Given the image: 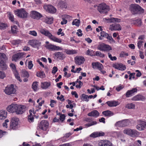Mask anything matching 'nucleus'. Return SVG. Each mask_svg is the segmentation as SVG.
Instances as JSON below:
<instances>
[{"label": "nucleus", "instance_id": "12", "mask_svg": "<svg viewBox=\"0 0 146 146\" xmlns=\"http://www.w3.org/2000/svg\"><path fill=\"white\" fill-rule=\"evenodd\" d=\"M17 104H12L7 107V110L8 111L11 113H15L17 109Z\"/></svg>", "mask_w": 146, "mask_h": 146}, {"label": "nucleus", "instance_id": "51", "mask_svg": "<svg viewBox=\"0 0 146 146\" xmlns=\"http://www.w3.org/2000/svg\"><path fill=\"white\" fill-rule=\"evenodd\" d=\"M7 27V25L3 23H0V29H5Z\"/></svg>", "mask_w": 146, "mask_h": 146}, {"label": "nucleus", "instance_id": "57", "mask_svg": "<svg viewBox=\"0 0 146 146\" xmlns=\"http://www.w3.org/2000/svg\"><path fill=\"white\" fill-rule=\"evenodd\" d=\"M29 34L35 36L37 35L36 32L35 31H29Z\"/></svg>", "mask_w": 146, "mask_h": 146}, {"label": "nucleus", "instance_id": "22", "mask_svg": "<svg viewBox=\"0 0 146 146\" xmlns=\"http://www.w3.org/2000/svg\"><path fill=\"white\" fill-rule=\"evenodd\" d=\"M40 32L42 34L48 37L49 38L52 35L48 31L45 29H41L40 30Z\"/></svg>", "mask_w": 146, "mask_h": 146}, {"label": "nucleus", "instance_id": "43", "mask_svg": "<svg viewBox=\"0 0 146 146\" xmlns=\"http://www.w3.org/2000/svg\"><path fill=\"white\" fill-rule=\"evenodd\" d=\"M45 22L48 24H51L53 23V18L52 17H46Z\"/></svg>", "mask_w": 146, "mask_h": 146}, {"label": "nucleus", "instance_id": "4", "mask_svg": "<svg viewBox=\"0 0 146 146\" xmlns=\"http://www.w3.org/2000/svg\"><path fill=\"white\" fill-rule=\"evenodd\" d=\"M15 14L19 17L25 18L27 17L28 13L23 9L15 11Z\"/></svg>", "mask_w": 146, "mask_h": 146}, {"label": "nucleus", "instance_id": "6", "mask_svg": "<svg viewBox=\"0 0 146 146\" xmlns=\"http://www.w3.org/2000/svg\"><path fill=\"white\" fill-rule=\"evenodd\" d=\"M16 113L17 114H21L26 111L27 107L26 106L23 105L17 104Z\"/></svg>", "mask_w": 146, "mask_h": 146}, {"label": "nucleus", "instance_id": "38", "mask_svg": "<svg viewBox=\"0 0 146 146\" xmlns=\"http://www.w3.org/2000/svg\"><path fill=\"white\" fill-rule=\"evenodd\" d=\"M80 23V20L77 19H75L72 22V25H75L77 27H79Z\"/></svg>", "mask_w": 146, "mask_h": 146}, {"label": "nucleus", "instance_id": "10", "mask_svg": "<svg viewBox=\"0 0 146 146\" xmlns=\"http://www.w3.org/2000/svg\"><path fill=\"white\" fill-rule=\"evenodd\" d=\"M30 16L32 18L37 20L40 19L42 17L41 14L35 11H31Z\"/></svg>", "mask_w": 146, "mask_h": 146}, {"label": "nucleus", "instance_id": "47", "mask_svg": "<svg viewBox=\"0 0 146 146\" xmlns=\"http://www.w3.org/2000/svg\"><path fill=\"white\" fill-rule=\"evenodd\" d=\"M38 82H34L32 85V88L35 91L38 88Z\"/></svg>", "mask_w": 146, "mask_h": 146}, {"label": "nucleus", "instance_id": "7", "mask_svg": "<svg viewBox=\"0 0 146 146\" xmlns=\"http://www.w3.org/2000/svg\"><path fill=\"white\" fill-rule=\"evenodd\" d=\"M98 49L100 50L107 52H108L112 49L110 46L104 44H102L99 45Z\"/></svg>", "mask_w": 146, "mask_h": 146}, {"label": "nucleus", "instance_id": "55", "mask_svg": "<svg viewBox=\"0 0 146 146\" xmlns=\"http://www.w3.org/2000/svg\"><path fill=\"white\" fill-rule=\"evenodd\" d=\"M17 27L15 26L13 27H11V31L12 33H16L17 32Z\"/></svg>", "mask_w": 146, "mask_h": 146}, {"label": "nucleus", "instance_id": "24", "mask_svg": "<svg viewBox=\"0 0 146 146\" xmlns=\"http://www.w3.org/2000/svg\"><path fill=\"white\" fill-rule=\"evenodd\" d=\"M104 133L103 132H96L92 133L90 136L92 137H96L104 136Z\"/></svg>", "mask_w": 146, "mask_h": 146}, {"label": "nucleus", "instance_id": "27", "mask_svg": "<svg viewBox=\"0 0 146 146\" xmlns=\"http://www.w3.org/2000/svg\"><path fill=\"white\" fill-rule=\"evenodd\" d=\"M99 112L96 110H94L88 114V115L90 116L97 117L99 115Z\"/></svg>", "mask_w": 146, "mask_h": 146}, {"label": "nucleus", "instance_id": "61", "mask_svg": "<svg viewBox=\"0 0 146 146\" xmlns=\"http://www.w3.org/2000/svg\"><path fill=\"white\" fill-rule=\"evenodd\" d=\"M33 66V64L32 63V61H29L28 64V68L30 69H31Z\"/></svg>", "mask_w": 146, "mask_h": 146}, {"label": "nucleus", "instance_id": "64", "mask_svg": "<svg viewBox=\"0 0 146 146\" xmlns=\"http://www.w3.org/2000/svg\"><path fill=\"white\" fill-rule=\"evenodd\" d=\"M58 71V68L54 66L52 68V74H55Z\"/></svg>", "mask_w": 146, "mask_h": 146}, {"label": "nucleus", "instance_id": "60", "mask_svg": "<svg viewBox=\"0 0 146 146\" xmlns=\"http://www.w3.org/2000/svg\"><path fill=\"white\" fill-rule=\"evenodd\" d=\"M143 42V40H139L137 43V46L139 49H140L142 46V43Z\"/></svg>", "mask_w": 146, "mask_h": 146}, {"label": "nucleus", "instance_id": "40", "mask_svg": "<svg viewBox=\"0 0 146 146\" xmlns=\"http://www.w3.org/2000/svg\"><path fill=\"white\" fill-rule=\"evenodd\" d=\"M5 62H0V67L3 70H6L7 69V66L5 64Z\"/></svg>", "mask_w": 146, "mask_h": 146}, {"label": "nucleus", "instance_id": "50", "mask_svg": "<svg viewBox=\"0 0 146 146\" xmlns=\"http://www.w3.org/2000/svg\"><path fill=\"white\" fill-rule=\"evenodd\" d=\"M124 86L123 85H119L117 86L115 90L118 92L120 90L122 89Z\"/></svg>", "mask_w": 146, "mask_h": 146}, {"label": "nucleus", "instance_id": "52", "mask_svg": "<svg viewBox=\"0 0 146 146\" xmlns=\"http://www.w3.org/2000/svg\"><path fill=\"white\" fill-rule=\"evenodd\" d=\"M108 54L109 58L111 60H117V58L115 56H112L111 55L110 53H108Z\"/></svg>", "mask_w": 146, "mask_h": 146}, {"label": "nucleus", "instance_id": "11", "mask_svg": "<svg viewBox=\"0 0 146 146\" xmlns=\"http://www.w3.org/2000/svg\"><path fill=\"white\" fill-rule=\"evenodd\" d=\"M109 29L111 31H120L121 30V27L119 24L113 23L110 25Z\"/></svg>", "mask_w": 146, "mask_h": 146}, {"label": "nucleus", "instance_id": "45", "mask_svg": "<svg viewBox=\"0 0 146 146\" xmlns=\"http://www.w3.org/2000/svg\"><path fill=\"white\" fill-rule=\"evenodd\" d=\"M14 72L16 78L19 81L21 82L22 80L20 79V77L17 71V70H15V71H14Z\"/></svg>", "mask_w": 146, "mask_h": 146}, {"label": "nucleus", "instance_id": "31", "mask_svg": "<svg viewBox=\"0 0 146 146\" xmlns=\"http://www.w3.org/2000/svg\"><path fill=\"white\" fill-rule=\"evenodd\" d=\"M7 59V58L5 54L0 53V62H6Z\"/></svg>", "mask_w": 146, "mask_h": 146}, {"label": "nucleus", "instance_id": "5", "mask_svg": "<svg viewBox=\"0 0 146 146\" xmlns=\"http://www.w3.org/2000/svg\"><path fill=\"white\" fill-rule=\"evenodd\" d=\"M4 91L6 94L10 95L15 93L16 92V90L14 87L13 85L11 84L10 85H8L6 87Z\"/></svg>", "mask_w": 146, "mask_h": 146}, {"label": "nucleus", "instance_id": "63", "mask_svg": "<svg viewBox=\"0 0 146 146\" xmlns=\"http://www.w3.org/2000/svg\"><path fill=\"white\" fill-rule=\"evenodd\" d=\"M64 3L63 1H60L58 4V6L61 8H63Z\"/></svg>", "mask_w": 146, "mask_h": 146}, {"label": "nucleus", "instance_id": "53", "mask_svg": "<svg viewBox=\"0 0 146 146\" xmlns=\"http://www.w3.org/2000/svg\"><path fill=\"white\" fill-rule=\"evenodd\" d=\"M82 69L81 68H77L75 70H71V71L72 72H73L74 73H79L80 71L82 70Z\"/></svg>", "mask_w": 146, "mask_h": 146}, {"label": "nucleus", "instance_id": "16", "mask_svg": "<svg viewBox=\"0 0 146 146\" xmlns=\"http://www.w3.org/2000/svg\"><path fill=\"white\" fill-rule=\"evenodd\" d=\"M44 8L47 11L52 13H54L56 11V9L51 5H45Z\"/></svg>", "mask_w": 146, "mask_h": 146}, {"label": "nucleus", "instance_id": "41", "mask_svg": "<svg viewBox=\"0 0 146 146\" xmlns=\"http://www.w3.org/2000/svg\"><path fill=\"white\" fill-rule=\"evenodd\" d=\"M125 108L129 109H134L135 108V105L132 103L128 104L126 105Z\"/></svg>", "mask_w": 146, "mask_h": 146}, {"label": "nucleus", "instance_id": "54", "mask_svg": "<svg viewBox=\"0 0 146 146\" xmlns=\"http://www.w3.org/2000/svg\"><path fill=\"white\" fill-rule=\"evenodd\" d=\"M97 123V122L95 121H94L91 122L90 123H89L88 124H86V126L88 127H89L90 126L93 125H96Z\"/></svg>", "mask_w": 146, "mask_h": 146}, {"label": "nucleus", "instance_id": "42", "mask_svg": "<svg viewBox=\"0 0 146 146\" xmlns=\"http://www.w3.org/2000/svg\"><path fill=\"white\" fill-rule=\"evenodd\" d=\"M81 99L83 101L88 102L89 101L88 96L84 94H82L81 95Z\"/></svg>", "mask_w": 146, "mask_h": 146}, {"label": "nucleus", "instance_id": "3", "mask_svg": "<svg viewBox=\"0 0 146 146\" xmlns=\"http://www.w3.org/2000/svg\"><path fill=\"white\" fill-rule=\"evenodd\" d=\"M123 133H124L132 137H137L139 135L138 132L136 130L130 129H124L123 131Z\"/></svg>", "mask_w": 146, "mask_h": 146}, {"label": "nucleus", "instance_id": "44", "mask_svg": "<svg viewBox=\"0 0 146 146\" xmlns=\"http://www.w3.org/2000/svg\"><path fill=\"white\" fill-rule=\"evenodd\" d=\"M86 54L91 56H95V52L93 50L88 49L86 51Z\"/></svg>", "mask_w": 146, "mask_h": 146}, {"label": "nucleus", "instance_id": "32", "mask_svg": "<svg viewBox=\"0 0 146 146\" xmlns=\"http://www.w3.org/2000/svg\"><path fill=\"white\" fill-rule=\"evenodd\" d=\"M50 86V84L49 82H42L41 84V88L43 89H46Z\"/></svg>", "mask_w": 146, "mask_h": 146}, {"label": "nucleus", "instance_id": "33", "mask_svg": "<svg viewBox=\"0 0 146 146\" xmlns=\"http://www.w3.org/2000/svg\"><path fill=\"white\" fill-rule=\"evenodd\" d=\"M65 52L68 54H76L78 52L77 50H66Z\"/></svg>", "mask_w": 146, "mask_h": 146}, {"label": "nucleus", "instance_id": "30", "mask_svg": "<svg viewBox=\"0 0 146 146\" xmlns=\"http://www.w3.org/2000/svg\"><path fill=\"white\" fill-rule=\"evenodd\" d=\"M7 117V112L4 110L0 111V119H4Z\"/></svg>", "mask_w": 146, "mask_h": 146}, {"label": "nucleus", "instance_id": "62", "mask_svg": "<svg viewBox=\"0 0 146 146\" xmlns=\"http://www.w3.org/2000/svg\"><path fill=\"white\" fill-rule=\"evenodd\" d=\"M82 30L80 29H79L77 30V32H76V34L79 36H81L82 35Z\"/></svg>", "mask_w": 146, "mask_h": 146}, {"label": "nucleus", "instance_id": "19", "mask_svg": "<svg viewBox=\"0 0 146 146\" xmlns=\"http://www.w3.org/2000/svg\"><path fill=\"white\" fill-rule=\"evenodd\" d=\"M136 127V128L139 130L141 131L143 130L145 128H146V121H140Z\"/></svg>", "mask_w": 146, "mask_h": 146}, {"label": "nucleus", "instance_id": "34", "mask_svg": "<svg viewBox=\"0 0 146 146\" xmlns=\"http://www.w3.org/2000/svg\"><path fill=\"white\" fill-rule=\"evenodd\" d=\"M68 102V105H67L66 106V107L67 108H70L71 109L72 108L76 106V104L74 103H72L69 100H67Z\"/></svg>", "mask_w": 146, "mask_h": 146}, {"label": "nucleus", "instance_id": "59", "mask_svg": "<svg viewBox=\"0 0 146 146\" xmlns=\"http://www.w3.org/2000/svg\"><path fill=\"white\" fill-rule=\"evenodd\" d=\"M28 121L30 123H31L34 121V118L33 116L29 115L28 116Z\"/></svg>", "mask_w": 146, "mask_h": 146}, {"label": "nucleus", "instance_id": "18", "mask_svg": "<svg viewBox=\"0 0 146 146\" xmlns=\"http://www.w3.org/2000/svg\"><path fill=\"white\" fill-rule=\"evenodd\" d=\"M28 43L30 45L33 47L39 46L41 44V42L39 40L36 39L29 40Z\"/></svg>", "mask_w": 146, "mask_h": 146}, {"label": "nucleus", "instance_id": "36", "mask_svg": "<svg viewBox=\"0 0 146 146\" xmlns=\"http://www.w3.org/2000/svg\"><path fill=\"white\" fill-rule=\"evenodd\" d=\"M72 19V17L68 15H64V24L67 23V21H70Z\"/></svg>", "mask_w": 146, "mask_h": 146}, {"label": "nucleus", "instance_id": "9", "mask_svg": "<svg viewBox=\"0 0 146 146\" xmlns=\"http://www.w3.org/2000/svg\"><path fill=\"white\" fill-rule=\"evenodd\" d=\"M48 124V123L46 120H42L41 121L38 126V129L40 128L43 130L45 131L47 128Z\"/></svg>", "mask_w": 146, "mask_h": 146}, {"label": "nucleus", "instance_id": "56", "mask_svg": "<svg viewBox=\"0 0 146 146\" xmlns=\"http://www.w3.org/2000/svg\"><path fill=\"white\" fill-rule=\"evenodd\" d=\"M129 55L128 53H126L124 52H121L120 54V56L121 57H124L125 56H128Z\"/></svg>", "mask_w": 146, "mask_h": 146}, {"label": "nucleus", "instance_id": "48", "mask_svg": "<svg viewBox=\"0 0 146 146\" xmlns=\"http://www.w3.org/2000/svg\"><path fill=\"white\" fill-rule=\"evenodd\" d=\"M37 77L41 78H43L45 77V75L44 72H41L39 73H37L36 74Z\"/></svg>", "mask_w": 146, "mask_h": 146}, {"label": "nucleus", "instance_id": "20", "mask_svg": "<svg viewBox=\"0 0 146 146\" xmlns=\"http://www.w3.org/2000/svg\"><path fill=\"white\" fill-rule=\"evenodd\" d=\"M145 99V98L144 96L139 94L132 97L131 100H132L134 101H144Z\"/></svg>", "mask_w": 146, "mask_h": 146}, {"label": "nucleus", "instance_id": "37", "mask_svg": "<svg viewBox=\"0 0 146 146\" xmlns=\"http://www.w3.org/2000/svg\"><path fill=\"white\" fill-rule=\"evenodd\" d=\"M50 39L54 42H56L58 43H60L62 42V40L61 39L55 37V36H53L52 35L51 36Z\"/></svg>", "mask_w": 146, "mask_h": 146}, {"label": "nucleus", "instance_id": "28", "mask_svg": "<svg viewBox=\"0 0 146 146\" xmlns=\"http://www.w3.org/2000/svg\"><path fill=\"white\" fill-rule=\"evenodd\" d=\"M106 103L110 107H115L119 104L118 102L113 101H108Z\"/></svg>", "mask_w": 146, "mask_h": 146}, {"label": "nucleus", "instance_id": "23", "mask_svg": "<svg viewBox=\"0 0 146 146\" xmlns=\"http://www.w3.org/2000/svg\"><path fill=\"white\" fill-rule=\"evenodd\" d=\"M92 65L93 68H94L96 67L99 70H101L104 68L103 66L99 62H93Z\"/></svg>", "mask_w": 146, "mask_h": 146}, {"label": "nucleus", "instance_id": "26", "mask_svg": "<svg viewBox=\"0 0 146 146\" xmlns=\"http://www.w3.org/2000/svg\"><path fill=\"white\" fill-rule=\"evenodd\" d=\"M127 121L125 120H123L121 121H118L116 123L115 125L116 126L123 127L127 126Z\"/></svg>", "mask_w": 146, "mask_h": 146}, {"label": "nucleus", "instance_id": "2", "mask_svg": "<svg viewBox=\"0 0 146 146\" xmlns=\"http://www.w3.org/2000/svg\"><path fill=\"white\" fill-rule=\"evenodd\" d=\"M97 10L101 13H106L110 10L109 7L106 4L102 3L98 6Z\"/></svg>", "mask_w": 146, "mask_h": 146}, {"label": "nucleus", "instance_id": "21", "mask_svg": "<svg viewBox=\"0 0 146 146\" xmlns=\"http://www.w3.org/2000/svg\"><path fill=\"white\" fill-rule=\"evenodd\" d=\"M113 66L115 69L121 70H124L126 68L125 66L121 64H115Z\"/></svg>", "mask_w": 146, "mask_h": 146}, {"label": "nucleus", "instance_id": "35", "mask_svg": "<svg viewBox=\"0 0 146 146\" xmlns=\"http://www.w3.org/2000/svg\"><path fill=\"white\" fill-rule=\"evenodd\" d=\"M102 113L103 115L106 116H110L114 115L113 113L109 110L104 111Z\"/></svg>", "mask_w": 146, "mask_h": 146}, {"label": "nucleus", "instance_id": "39", "mask_svg": "<svg viewBox=\"0 0 146 146\" xmlns=\"http://www.w3.org/2000/svg\"><path fill=\"white\" fill-rule=\"evenodd\" d=\"M76 83V87L77 88H80L83 85L82 83L80 81L78 80V79H77Z\"/></svg>", "mask_w": 146, "mask_h": 146}, {"label": "nucleus", "instance_id": "49", "mask_svg": "<svg viewBox=\"0 0 146 146\" xmlns=\"http://www.w3.org/2000/svg\"><path fill=\"white\" fill-rule=\"evenodd\" d=\"M22 76L24 77H28L29 74L28 72L25 70H23L22 72Z\"/></svg>", "mask_w": 146, "mask_h": 146}, {"label": "nucleus", "instance_id": "15", "mask_svg": "<svg viewBox=\"0 0 146 146\" xmlns=\"http://www.w3.org/2000/svg\"><path fill=\"white\" fill-rule=\"evenodd\" d=\"M75 63L79 65H80L84 63L85 60L84 58L82 56H76L74 58Z\"/></svg>", "mask_w": 146, "mask_h": 146}, {"label": "nucleus", "instance_id": "46", "mask_svg": "<svg viewBox=\"0 0 146 146\" xmlns=\"http://www.w3.org/2000/svg\"><path fill=\"white\" fill-rule=\"evenodd\" d=\"M108 34L106 33L104 31H102L101 32V36H99V39L100 40L102 39L103 38L102 37L106 38L107 37Z\"/></svg>", "mask_w": 146, "mask_h": 146}, {"label": "nucleus", "instance_id": "58", "mask_svg": "<svg viewBox=\"0 0 146 146\" xmlns=\"http://www.w3.org/2000/svg\"><path fill=\"white\" fill-rule=\"evenodd\" d=\"M6 77V75L5 73L2 71L0 70V78L1 79H3Z\"/></svg>", "mask_w": 146, "mask_h": 146}, {"label": "nucleus", "instance_id": "29", "mask_svg": "<svg viewBox=\"0 0 146 146\" xmlns=\"http://www.w3.org/2000/svg\"><path fill=\"white\" fill-rule=\"evenodd\" d=\"M23 54V53H19L15 54L12 57V60L16 61V60L21 58Z\"/></svg>", "mask_w": 146, "mask_h": 146}, {"label": "nucleus", "instance_id": "1", "mask_svg": "<svg viewBox=\"0 0 146 146\" xmlns=\"http://www.w3.org/2000/svg\"><path fill=\"white\" fill-rule=\"evenodd\" d=\"M130 10L133 14L137 13L142 14L144 12V10L139 5L131 4L129 7Z\"/></svg>", "mask_w": 146, "mask_h": 146}, {"label": "nucleus", "instance_id": "13", "mask_svg": "<svg viewBox=\"0 0 146 146\" xmlns=\"http://www.w3.org/2000/svg\"><path fill=\"white\" fill-rule=\"evenodd\" d=\"M45 47L47 49L52 51L62 49L61 48L50 44H46Z\"/></svg>", "mask_w": 146, "mask_h": 146}, {"label": "nucleus", "instance_id": "14", "mask_svg": "<svg viewBox=\"0 0 146 146\" xmlns=\"http://www.w3.org/2000/svg\"><path fill=\"white\" fill-rule=\"evenodd\" d=\"M98 146H112V143L109 141L106 140H101L98 141Z\"/></svg>", "mask_w": 146, "mask_h": 146}, {"label": "nucleus", "instance_id": "17", "mask_svg": "<svg viewBox=\"0 0 146 146\" xmlns=\"http://www.w3.org/2000/svg\"><path fill=\"white\" fill-rule=\"evenodd\" d=\"M57 115L58 116V117H57L58 118L56 117L54 118L53 121L54 122H58L59 121H60L62 122L64 121V114H62L58 112V111H56Z\"/></svg>", "mask_w": 146, "mask_h": 146}, {"label": "nucleus", "instance_id": "8", "mask_svg": "<svg viewBox=\"0 0 146 146\" xmlns=\"http://www.w3.org/2000/svg\"><path fill=\"white\" fill-rule=\"evenodd\" d=\"M19 120V119L16 117H12L11 123L10 126V128L13 129H15L17 128L18 127Z\"/></svg>", "mask_w": 146, "mask_h": 146}, {"label": "nucleus", "instance_id": "25", "mask_svg": "<svg viewBox=\"0 0 146 146\" xmlns=\"http://www.w3.org/2000/svg\"><path fill=\"white\" fill-rule=\"evenodd\" d=\"M137 92V89L136 88H134L132 89L128 90L126 93V96L127 97H129L132 96L135 92Z\"/></svg>", "mask_w": 146, "mask_h": 146}]
</instances>
